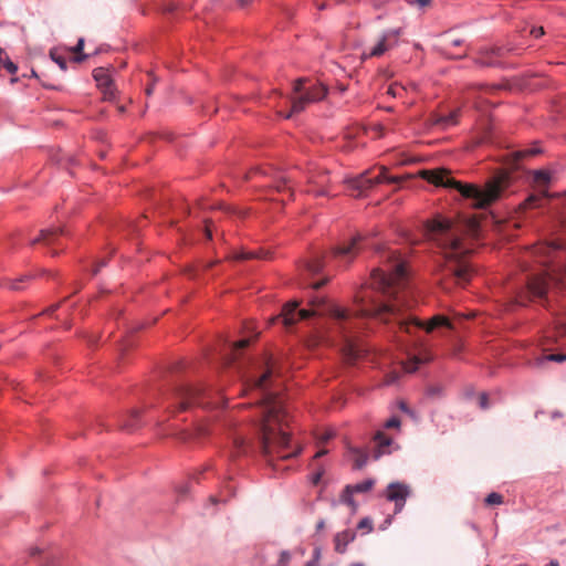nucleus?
<instances>
[{
  "mask_svg": "<svg viewBox=\"0 0 566 566\" xmlns=\"http://www.w3.org/2000/svg\"><path fill=\"white\" fill-rule=\"evenodd\" d=\"M355 536L353 531L337 533L334 537L335 551L339 554L345 553L347 545L355 539Z\"/></svg>",
  "mask_w": 566,
  "mask_h": 566,
  "instance_id": "obj_18",
  "label": "nucleus"
},
{
  "mask_svg": "<svg viewBox=\"0 0 566 566\" xmlns=\"http://www.w3.org/2000/svg\"><path fill=\"white\" fill-rule=\"evenodd\" d=\"M461 42L462 41L460 39H455V40H452L450 44L453 45V46H458V45L461 44Z\"/></svg>",
  "mask_w": 566,
  "mask_h": 566,
  "instance_id": "obj_56",
  "label": "nucleus"
},
{
  "mask_svg": "<svg viewBox=\"0 0 566 566\" xmlns=\"http://www.w3.org/2000/svg\"><path fill=\"white\" fill-rule=\"evenodd\" d=\"M535 180L539 184H547L549 181V174L547 171L538 170L535 172Z\"/></svg>",
  "mask_w": 566,
  "mask_h": 566,
  "instance_id": "obj_37",
  "label": "nucleus"
},
{
  "mask_svg": "<svg viewBox=\"0 0 566 566\" xmlns=\"http://www.w3.org/2000/svg\"><path fill=\"white\" fill-rule=\"evenodd\" d=\"M84 43H85L84 39L80 38L76 45L70 49V52L75 54L73 60L76 63H81V62L85 61L87 57V55L83 53Z\"/></svg>",
  "mask_w": 566,
  "mask_h": 566,
  "instance_id": "obj_25",
  "label": "nucleus"
},
{
  "mask_svg": "<svg viewBox=\"0 0 566 566\" xmlns=\"http://www.w3.org/2000/svg\"><path fill=\"white\" fill-rule=\"evenodd\" d=\"M547 359L548 360H553V361L562 363V361L566 360V355H563V354H551V355L547 356Z\"/></svg>",
  "mask_w": 566,
  "mask_h": 566,
  "instance_id": "obj_42",
  "label": "nucleus"
},
{
  "mask_svg": "<svg viewBox=\"0 0 566 566\" xmlns=\"http://www.w3.org/2000/svg\"><path fill=\"white\" fill-rule=\"evenodd\" d=\"M6 56H8L7 53L2 49H0V64L4 63Z\"/></svg>",
  "mask_w": 566,
  "mask_h": 566,
  "instance_id": "obj_52",
  "label": "nucleus"
},
{
  "mask_svg": "<svg viewBox=\"0 0 566 566\" xmlns=\"http://www.w3.org/2000/svg\"><path fill=\"white\" fill-rule=\"evenodd\" d=\"M31 279V275H23L18 280H9L6 283V286L11 291H21L22 287L20 283L29 281Z\"/></svg>",
  "mask_w": 566,
  "mask_h": 566,
  "instance_id": "obj_28",
  "label": "nucleus"
},
{
  "mask_svg": "<svg viewBox=\"0 0 566 566\" xmlns=\"http://www.w3.org/2000/svg\"><path fill=\"white\" fill-rule=\"evenodd\" d=\"M322 528H324V522H323V521H319V522L317 523V530H322Z\"/></svg>",
  "mask_w": 566,
  "mask_h": 566,
  "instance_id": "obj_61",
  "label": "nucleus"
},
{
  "mask_svg": "<svg viewBox=\"0 0 566 566\" xmlns=\"http://www.w3.org/2000/svg\"><path fill=\"white\" fill-rule=\"evenodd\" d=\"M350 453L355 469H361L367 463L368 454L366 451L358 448H352Z\"/></svg>",
  "mask_w": 566,
  "mask_h": 566,
  "instance_id": "obj_23",
  "label": "nucleus"
},
{
  "mask_svg": "<svg viewBox=\"0 0 566 566\" xmlns=\"http://www.w3.org/2000/svg\"><path fill=\"white\" fill-rule=\"evenodd\" d=\"M327 281H328L327 279H324L322 281L315 282V283L312 284V289L313 290H318L322 286H324L327 283Z\"/></svg>",
  "mask_w": 566,
  "mask_h": 566,
  "instance_id": "obj_46",
  "label": "nucleus"
},
{
  "mask_svg": "<svg viewBox=\"0 0 566 566\" xmlns=\"http://www.w3.org/2000/svg\"><path fill=\"white\" fill-rule=\"evenodd\" d=\"M479 406L481 409H486L489 407V397L485 392H482L479 396Z\"/></svg>",
  "mask_w": 566,
  "mask_h": 566,
  "instance_id": "obj_41",
  "label": "nucleus"
},
{
  "mask_svg": "<svg viewBox=\"0 0 566 566\" xmlns=\"http://www.w3.org/2000/svg\"><path fill=\"white\" fill-rule=\"evenodd\" d=\"M400 33V29L384 30L374 39L371 44L363 48L360 59L365 61L367 59L382 56L397 45Z\"/></svg>",
  "mask_w": 566,
  "mask_h": 566,
  "instance_id": "obj_7",
  "label": "nucleus"
},
{
  "mask_svg": "<svg viewBox=\"0 0 566 566\" xmlns=\"http://www.w3.org/2000/svg\"><path fill=\"white\" fill-rule=\"evenodd\" d=\"M380 259L381 265L370 273L369 287L380 293L385 300L370 298L367 302L365 295H356V302L364 304L358 312L359 316L375 317L384 323L397 321L399 329L408 334L411 333L412 327L432 332L440 326H451L449 319L441 315L433 316L427 324L418 319L400 318L405 307L400 293L407 279L406 265L400 254L394 250H384Z\"/></svg>",
  "mask_w": 566,
  "mask_h": 566,
  "instance_id": "obj_1",
  "label": "nucleus"
},
{
  "mask_svg": "<svg viewBox=\"0 0 566 566\" xmlns=\"http://www.w3.org/2000/svg\"><path fill=\"white\" fill-rule=\"evenodd\" d=\"M459 115H460V109H455V111L451 112L449 115L434 114L431 116V123H432V125H437L443 129H447V128L458 124Z\"/></svg>",
  "mask_w": 566,
  "mask_h": 566,
  "instance_id": "obj_17",
  "label": "nucleus"
},
{
  "mask_svg": "<svg viewBox=\"0 0 566 566\" xmlns=\"http://www.w3.org/2000/svg\"><path fill=\"white\" fill-rule=\"evenodd\" d=\"M93 77L96 81L97 86L101 91L114 85L113 78H112L108 70H106L104 67L95 69L93 71Z\"/></svg>",
  "mask_w": 566,
  "mask_h": 566,
  "instance_id": "obj_19",
  "label": "nucleus"
},
{
  "mask_svg": "<svg viewBox=\"0 0 566 566\" xmlns=\"http://www.w3.org/2000/svg\"><path fill=\"white\" fill-rule=\"evenodd\" d=\"M375 442H376V446H377V451H375V454H374V458L375 459H378L380 458L384 453L387 452V448L390 446L391 443V439L386 436L384 432L381 431H378L376 434H375Z\"/></svg>",
  "mask_w": 566,
  "mask_h": 566,
  "instance_id": "obj_22",
  "label": "nucleus"
},
{
  "mask_svg": "<svg viewBox=\"0 0 566 566\" xmlns=\"http://www.w3.org/2000/svg\"><path fill=\"white\" fill-rule=\"evenodd\" d=\"M50 57L60 66L61 70H66V60L64 56L59 54L57 49L50 50Z\"/></svg>",
  "mask_w": 566,
  "mask_h": 566,
  "instance_id": "obj_29",
  "label": "nucleus"
},
{
  "mask_svg": "<svg viewBox=\"0 0 566 566\" xmlns=\"http://www.w3.org/2000/svg\"><path fill=\"white\" fill-rule=\"evenodd\" d=\"M290 184H291V179L289 177H286L283 174H277L273 177L272 187L277 192H283L286 190L289 192V198H291L292 197V187Z\"/></svg>",
  "mask_w": 566,
  "mask_h": 566,
  "instance_id": "obj_21",
  "label": "nucleus"
},
{
  "mask_svg": "<svg viewBox=\"0 0 566 566\" xmlns=\"http://www.w3.org/2000/svg\"><path fill=\"white\" fill-rule=\"evenodd\" d=\"M374 484H375V481L371 479H368V480H365L357 484L349 485V488L353 489L354 493H365V492L370 491L373 489Z\"/></svg>",
  "mask_w": 566,
  "mask_h": 566,
  "instance_id": "obj_26",
  "label": "nucleus"
},
{
  "mask_svg": "<svg viewBox=\"0 0 566 566\" xmlns=\"http://www.w3.org/2000/svg\"><path fill=\"white\" fill-rule=\"evenodd\" d=\"M398 378V375L397 374H391L387 377L386 379V384L387 385H390V384H394Z\"/></svg>",
  "mask_w": 566,
  "mask_h": 566,
  "instance_id": "obj_48",
  "label": "nucleus"
},
{
  "mask_svg": "<svg viewBox=\"0 0 566 566\" xmlns=\"http://www.w3.org/2000/svg\"><path fill=\"white\" fill-rule=\"evenodd\" d=\"M421 177L436 186L457 189L463 198L471 200V206L475 209H485L494 203L510 186V175L506 171L494 175L483 188L457 181L443 168L423 170Z\"/></svg>",
  "mask_w": 566,
  "mask_h": 566,
  "instance_id": "obj_5",
  "label": "nucleus"
},
{
  "mask_svg": "<svg viewBox=\"0 0 566 566\" xmlns=\"http://www.w3.org/2000/svg\"><path fill=\"white\" fill-rule=\"evenodd\" d=\"M57 307H59V304H56V305H54V306L50 307V308L48 310V313H52V312H53V311H55Z\"/></svg>",
  "mask_w": 566,
  "mask_h": 566,
  "instance_id": "obj_62",
  "label": "nucleus"
},
{
  "mask_svg": "<svg viewBox=\"0 0 566 566\" xmlns=\"http://www.w3.org/2000/svg\"><path fill=\"white\" fill-rule=\"evenodd\" d=\"M363 240V235L356 234L349 241L343 242L336 247L333 251V256L344 262L346 265L349 264L361 250Z\"/></svg>",
  "mask_w": 566,
  "mask_h": 566,
  "instance_id": "obj_9",
  "label": "nucleus"
},
{
  "mask_svg": "<svg viewBox=\"0 0 566 566\" xmlns=\"http://www.w3.org/2000/svg\"><path fill=\"white\" fill-rule=\"evenodd\" d=\"M410 493V486L405 483L394 482L387 486L386 497L387 500L395 502L396 514L401 512Z\"/></svg>",
  "mask_w": 566,
  "mask_h": 566,
  "instance_id": "obj_11",
  "label": "nucleus"
},
{
  "mask_svg": "<svg viewBox=\"0 0 566 566\" xmlns=\"http://www.w3.org/2000/svg\"><path fill=\"white\" fill-rule=\"evenodd\" d=\"M480 222L476 217L465 221H452L451 219L437 217L426 224L428 238L443 250L446 281L463 286L468 284L474 274V269L469 261L473 251L471 239L479 234Z\"/></svg>",
  "mask_w": 566,
  "mask_h": 566,
  "instance_id": "obj_2",
  "label": "nucleus"
},
{
  "mask_svg": "<svg viewBox=\"0 0 566 566\" xmlns=\"http://www.w3.org/2000/svg\"><path fill=\"white\" fill-rule=\"evenodd\" d=\"M274 363H266L265 371L253 382V388L262 392L261 399V448L263 453L271 459L274 454L282 460L298 454V449L289 451L290 436L285 430L287 426V412L282 399L270 389L274 387Z\"/></svg>",
  "mask_w": 566,
  "mask_h": 566,
  "instance_id": "obj_3",
  "label": "nucleus"
},
{
  "mask_svg": "<svg viewBox=\"0 0 566 566\" xmlns=\"http://www.w3.org/2000/svg\"><path fill=\"white\" fill-rule=\"evenodd\" d=\"M307 78H298L295 81L293 86V96L291 97V111L284 115L285 118L292 117L294 114L303 112L312 101L306 98V94L303 93Z\"/></svg>",
  "mask_w": 566,
  "mask_h": 566,
  "instance_id": "obj_10",
  "label": "nucleus"
},
{
  "mask_svg": "<svg viewBox=\"0 0 566 566\" xmlns=\"http://www.w3.org/2000/svg\"><path fill=\"white\" fill-rule=\"evenodd\" d=\"M138 417H139V411L136 409L132 410L128 419L123 423V427L128 430H133L137 424Z\"/></svg>",
  "mask_w": 566,
  "mask_h": 566,
  "instance_id": "obj_31",
  "label": "nucleus"
},
{
  "mask_svg": "<svg viewBox=\"0 0 566 566\" xmlns=\"http://www.w3.org/2000/svg\"><path fill=\"white\" fill-rule=\"evenodd\" d=\"M294 554H300L301 556H303L304 555V549L303 548H296L294 551Z\"/></svg>",
  "mask_w": 566,
  "mask_h": 566,
  "instance_id": "obj_59",
  "label": "nucleus"
},
{
  "mask_svg": "<svg viewBox=\"0 0 566 566\" xmlns=\"http://www.w3.org/2000/svg\"><path fill=\"white\" fill-rule=\"evenodd\" d=\"M326 453H327L326 450H319L318 452H316L315 458H321V457H323Z\"/></svg>",
  "mask_w": 566,
  "mask_h": 566,
  "instance_id": "obj_57",
  "label": "nucleus"
},
{
  "mask_svg": "<svg viewBox=\"0 0 566 566\" xmlns=\"http://www.w3.org/2000/svg\"><path fill=\"white\" fill-rule=\"evenodd\" d=\"M105 264H106V260H102V261H99V262L94 266V269L92 270L93 275H96V274L99 272V270H101Z\"/></svg>",
  "mask_w": 566,
  "mask_h": 566,
  "instance_id": "obj_44",
  "label": "nucleus"
},
{
  "mask_svg": "<svg viewBox=\"0 0 566 566\" xmlns=\"http://www.w3.org/2000/svg\"><path fill=\"white\" fill-rule=\"evenodd\" d=\"M426 359L423 358H420L418 356H412L403 366L405 370L407 373H413L417 370V368L419 367V365H421L422 363H424Z\"/></svg>",
  "mask_w": 566,
  "mask_h": 566,
  "instance_id": "obj_27",
  "label": "nucleus"
},
{
  "mask_svg": "<svg viewBox=\"0 0 566 566\" xmlns=\"http://www.w3.org/2000/svg\"><path fill=\"white\" fill-rule=\"evenodd\" d=\"M3 66L11 74H14L17 72V70H18V66L12 61H10V59L8 56H6V61L3 63Z\"/></svg>",
  "mask_w": 566,
  "mask_h": 566,
  "instance_id": "obj_39",
  "label": "nucleus"
},
{
  "mask_svg": "<svg viewBox=\"0 0 566 566\" xmlns=\"http://www.w3.org/2000/svg\"><path fill=\"white\" fill-rule=\"evenodd\" d=\"M324 266L323 258L322 256H314L313 259L305 262V269L311 274H316L322 271Z\"/></svg>",
  "mask_w": 566,
  "mask_h": 566,
  "instance_id": "obj_24",
  "label": "nucleus"
},
{
  "mask_svg": "<svg viewBox=\"0 0 566 566\" xmlns=\"http://www.w3.org/2000/svg\"><path fill=\"white\" fill-rule=\"evenodd\" d=\"M549 277L546 274L534 275L528 279L527 289L535 298H543L548 290Z\"/></svg>",
  "mask_w": 566,
  "mask_h": 566,
  "instance_id": "obj_13",
  "label": "nucleus"
},
{
  "mask_svg": "<svg viewBox=\"0 0 566 566\" xmlns=\"http://www.w3.org/2000/svg\"><path fill=\"white\" fill-rule=\"evenodd\" d=\"M268 256V253L260 251V252H247V253H240L235 256L237 260H248V259H265Z\"/></svg>",
  "mask_w": 566,
  "mask_h": 566,
  "instance_id": "obj_32",
  "label": "nucleus"
},
{
  "mask_svg": "<svg viewBox=\"0 0 566 566\" xmlns=\"http://www.w3.org/2000/svg\"><path fill=\"white\" fill-rule=\"evenodd\" d=\"M206 235L208 239H211L212 234H211V222L210 221H206Z\"/></svg>",
  "mask_w": 566,
  "mask_h": 566,
  "instance_id": "obj_49",
  "label": "nucleus"
},
{
  "mask_svg": "<svg viewBox=\"0 0 566 566\" xmlns=\"http://www.w3.org/2000/svg\"><path fill=\"white\" fill-rule=\"evenodd\" d=\"M502 503L503 495H501L500 493L492 492L485 497V504L488 505H500Z\"/></svg>",
  "mask_w": 566,
  "mask_h": 566,
  "instance_id": "obj_33",
  "label": "nucleus"
},
{
  "mask_svg": "<svg viewBox=\"0 0 566 566\" xmlns=\"http://www.w3.org/2000/svg\"><path fill=\"white\" fill-rule=\"evenodd\" d=\"M560 334L566 335V321L559 324Z\"/></svg>",
  "mask_w": 566,
  "mask_h": 566,
  "instance_id": "obj_53",
  "label": "nucleus"
},
{
  "mask_svg": "<svg viewBox=\"0 0 566 566\" xmlns=\"http://www.w3.org/2000/svg\"><path fill=\"white\" fill-rule=\"evenodd\" d=\"M348 566H366V565L364 563L356 562V563L349 564Z\"/></svg>",
  "mask_w": 566,
  "mask_h": 566,
  "instance_id": "obj_60",
  "label": "nucleus"
},
{
  "mask_svg": "<svg viewBox=\"0 0 566 566\" xmlns=\"http://www.w3.org/2000/svg\"><path fill=\"white\" fill-rule=\"evenodd\" d=\"M169 399L171 403L180 411L187 410L191 406L202 408L218 407L220 400H213V392L199 386L180 385L174 389Z\"/></svg>",
  "mask_w": 566,
  "mask_h": 566,
  "instance_id": "obj_6",
  "label": "nucleus"
},
{
  "mask_svg": "<svg viewBox=\"0 0 566 566\" xmlns=\"http://www.w3.org/2000/svg\"><path fill=\"white\" fill-rule=\"evenodd\" d=\"M388 93L391 95H396L395 88L392 86L389 87Z\"/></svg>",
  "mask_w": 566,
  "mask_h": 566,
  "instance_id": "obj_64",
  "label": "nucleus"
},
{
  "mask_svg": "<svg viewBox=\"0 0 566 566\" xmlns=\"http://www.w3.org/2000/svg\"><path fill=\"white\" fill-rule=\"evenodd\" d=\"M249 344L250 339L248 338H243L237 343H233L229 348V353L226 355V363L232 364L233 361H235L239 357L240 352L247 348Z\"/></svg>",
  "mask_w": 566,
  "mask_h": 566,
  "instance_id": "obj_20",
  "label": "nucleus"
},
{
  "mask_svg": "<svg viewBox=\"0 0 566 566\" xmlns=\"http://www.w3.org/2000/svg\"><path fill=\"white\" fill-rule=\"evenodd\" d=\"M64 234L62 228H52L42 230L35 239L31 241V244L43 243L45 245H53L56 243L59 235Z\"/></svg>",
  "mask_w": 566,
  "mask_h": 566,
  "instance_id": "obj_15",
  "label": "nucleus"
},
{
  "mask_svg": "<svg viewBox=\"0 0 566 566\" xmlns=\"http://www.w3.org/2000/svg\"><path fill=\"white\" fill-rule=\"evenodd\" d=\"M399 426H400V420L397 417H391L385 423V428H387V429L399 428Z\"/></svg>",
  "mask_w": 566,
  "mask_h": 566,
  "instance_id": "obj_40",
  "label": "nucleus"
},
{
  "mask_svg": "<svg viewBox=\"0 0 566 566\" xmlns=\"http://www.w3.org/2000/svg\"><path fill=\"white\" fill-rule=\"evenodd\" d=\"M177 492L180 496H184L188 493V486L187 485H181L177 489Z\"/></svg>",
  "mask_w": 566,
  "mask_h": 566,
  "instance_id": "obj_47",
  "label": "nucleus"
},
{
  "mask_svg": "<svg viewBox=\"0 0 566 566\" xmlns=\"http://www.w3.org/2000/svg\"><path fill=\"white\" fill-rule=\"evenodd\" d=\"M535 153H536L535 150H526V151L517 153L516 155L518 158H522L527 155H534Z\"/></svg>",
  "mask_w": 566,
  "mask_h": 566,
  "instance_id": "obj_51",
  "label": "nucleus"
},
{
  "mask_svg": "<svg viewBox=\"0 0 566 566\" xmlns=\"http://www.w3.org/2000/svg\"><path fill=\"white\" fill-rule=\"evenodd\" d=\"M321 548L319 547H315L314 548V552H313V558L311 560H308L305 566H317L318 565V562L321 559Z\"/></svg>",
  "mask_w": 566,
  "mask_h": 566,
  "instance_id": "obj_35",
  "label": "nucleus"
},
{
  "mask_svg": "<svg viewBox=\"0 0 566 566\" xmlns=\"http://www.w3.org/2000/svg\"><path fill=\"white\" fill-rule=\"evenodd\" d=\"M244 443H245V442H244V440H243V439H235V440H234V446H235V448L238 449V452H237V454H235V455H239V454H240V452H241V450H243V449H244Z\"/></svg>",
  "mask_w": 566,
  "mask_h": 566,
  "instance_id": "obj_43",
  "label": "nucleus"
},
{
  "mask_svg": "<svg viewBox=\"0 0 566 566\" xmlns=\"http://www.w3.org/2000/svg\"><path fill=\"white\" fill-rule=\"evenodd\" d=\"M238 4L241 7V8H245L248 7L250 3L253 2V0H237Z\"/></svg>",
  "mask_w": 566,
  "mask_h": 566,
  "instance_id": "obj_50",
  "label": "nucleus"
},
{
  "mask_svg": "<svg viewBox=\"0 0 566 566\" xmlns=\"http://www.w3.org/2000/svg\"><path fill=\"white\" fill-rule=\"evenodd\" d=\"M416 2L420 6V7H426L428 6L431 0H416Z\"/></svg>",
  "mask_w": 566,
  "mask_h": 566,
  "instance_id": "obj_54",
  "label": "nucleus"
},
{
  "mask_svg": "<svg viewBox=\"0 0 566 566\" xmlns=\"http://www.w3.org/2000/svg\"><path fill=\"white\" fill-rule=\"evenodd\" d=\"M397 182V177H391L387 175V168L381 166L378 169L377 174H374V171H366L363 175L350 179L348 181L349 188L354 191H357L354 193V196L359 197L361 196L366 190L373 188L375 185H378L380 182Z\"/></svg>",
  "mask_w": 566,
  "mask_h": 566,
  "instance_id": "obj_8",
  "label": "nucleus"
},
{
  "mask_svg": "<svg viewBox=\"0 0 566 566\" xmlns=\"http://www.w3.org/2000/svg\"><path fill=\"white\" fill-rule=\"evenodd\" d=\"M531 33L535 36V38H539L544 34V29L542 27H538V28H533Z\"/></svg>",
  "mask_w": 566,
  "mask_h": 566,
  "instance_id": "obj_45",
  "label": "nucleus"
},
{
  "mask_svg": "<svg viewBox=\"0 0 566 566\" xmlns=\"http://www.w3.org/2000/svg\"><path fill=\"white\" fill-rule=\"evenodd\" d=\"M310 186L308 192L315 196H327L328 190L326 189L329 184L328 172L326 170L311 171L307 178Z\"/></svg>",
  "mask_w": 566,
  "mask_h": 566,
  "instance_id": "obj_12",
  "label": "nucleus"
},
{
  "mask_svg": "<svg viewBox=\"0 0 566 566\" xmlns=\"http://www.w3.org/2000/svg\"><path fill=\"white\" fill-rule=\"evenodd\" d=\"M353 494H354L353 489H352V488H349V485H347V486L344 489V491H343V493H342V495H340V501H342L343 503H345V504H347V505L352 506V507L355 510V503H354V501H353Z\"/></svg>",
  "mask_w": 566,
  "mask_h": 566,
  "instance_id": "obj_30",
  "label": "nucleus"
},
{
  "mask_svg": "<svg viewBox=\"0 0 566 566\" xmlns=\"http://www.w3.org/2000/svg\"><path fill=\"white\" fill-rule=\"evenodd\" d=\"M358 528L366 531V533H369L373 531V522L370 518L365 517L358 523Z\"/></svg>",
  "mask_w": 566,
  "mask_h": 566,
  "instance_id": "obj_36",
  "label": "nucleus"
},
{
  "mask_svg": "<svg viewBox=\"0 0 566 566\" xmlns=\"http://www.w3.org/2000/svg\"><path fill=\"white\" fill-rule=\"evenodd\" d=\"M324 304L325 300L323 297H316L311 301L312 310H297L300 305L298 302H289L283 306L280 317L285 327H291L301 319H307L313 315L325 314V312L319 311L321 306ZM326 314L336 321V326L343 335L342 353L345 361L347 364H354L365 354V350L347 335L348 329L352 327L350 313L336 305H329L326 308Z\"/></svg>",
  "mask_w": 566,
  "mask_h": 566,
  "instance_id": "obj_4",
  "label": "nucleus"
},
{
  "mask_svg": "<svg viewBox=\"0 0 566 566\" xmlns=\"http://www.w3.org/2000/svg\"><path fill=\"white\" fill-rule=\"evenodd\" d=\"M303 93L306 94L308 101L318 102L325 97L326 88L319 83L307 80Z\"/></svg>",
  "mask_w": 566,
  "mask_h": 566,
  "instance_id": "obj_16",
  "label": "nucleus"
},
{
  "mask_svg": "<svg viewBox=\"0 0 566 566\" xmlns=\"http://www.w3.org/2000/svg\"><path fill=\"white\" fill-rule=\"evenodd\" d=\"M504 49L502 48H489L480 52V56L476 62L482 66H495L497 64V57L503 55Z\"/></svg>",
  "mask_w": 566,
  "mask_h": 566,
  "instance_id": "obj_14",
  "label": "nucleus"
},
{
  "mask_svg": "<svg viewBox=\"0 0 566 566\" xmlns=\"http://www.w3.org/2000/svg\"><path fill=\"white\" fill-rule=\"evenodd\" d=\"M115 92H116V90H115L114 85L103 90L102 93H103L104 99H106V101L114 99L115 98Z\"/></svg>",
  "mask_w": 566,
  "mask_h": 566,
  "instance_id": "obj_38",
  "label": "nucleus"
},
{
  "mask_svg": "<svg viewBox=\"0 0 566 566\" xmlns=\"http://www.w3.org/2000/svg\"><path fill=\"white\" fill-rule=\"evenodd\" d=\"M538 199L535 197V196H531L528 199H527V203L530 206H535V201H537Z\"/></svg>",
  "mask_w": 566,
  "mask_h": 566,
  "instance_id": "obj_55",
  "label": "nucleus"
},
{
  "mask_svg": "<svg viewBox=\"0 0 566 566\" xmlns=\"http://www.w3.org/2000/svg\"><path fill=\"white\" fill-rule=\"evenodd\" d=\"M153 91H154V87H153V85H150V86H148V87L146 88V94L149 96V95H151V94H153Z\"/></svg>",
  "mask_w": 566,
  "mask_h": 566,
  "instance_id": "obj_58",
  "label": "nucleus"
},
{
  "mask_svg": "<svg viewBox=\"0 0 566 566\" xmlns=\"http://www.w3.org/2000/svg\"><path fill=\"white\" fill-rule=\"evenodd\" d=\"M291 558H292V553L291 552L282 551L280 553L279 560H277V563L274 566H287L289 563L291 562Z\"/></svg>",
  "mask_w": 566,
  "mask_h": 566,
  "instance_id": "obj_34",
  "label": "nucleus"
},
{
  "mask_svg": "<svg viewBox=\"0 0 566 566\" xmlns=\"http://www.w3.org/2000/svg\"><path fill=\"white\" fill-rule=\"evenodd\" d=\"M546 566H559V564L556 562V560H552L549 564H547Z\"/></svg>",
  "mask_w": 566,
  "mask_h": 566,
  "instance_id": "obj_63",
  "label": "nucleus"
}]
</instances>
